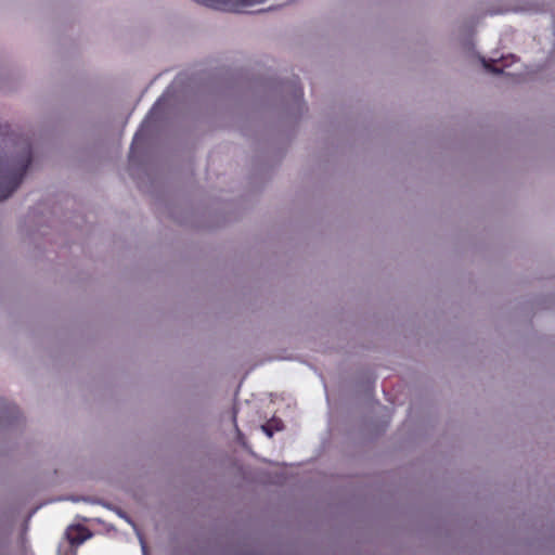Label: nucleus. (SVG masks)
<instances>
[{
    "mask_svg": "<svg viewBox=\"0 0 555 555\" xmlns=\"http://www.w3.org/2000/svg\"><path fill=\"white\" fill-rule=\"evenodd\" d=\"M263 433L269 437L271 438L273 436V433H274V429L275 430H281V427L279 426V424L276 423L275 427L273 428L271 426V424H264L261 426Z\"/></svg>",
    "mask_w": 555,
    "mask_h": 555,
    "instance_id": "obj_4",
    "label": "nucleus"
},
{
    "mask_svg": "<svg viewBox=\"0 0 555 555\" xmlns=\"http://www.w3.org/2000/svg\"><path fill=\"white\" fill-rule=\"evenodd\" d=\"M37 160L31 141H14L0 158V202L9 198L21 185L30 165Z\"/></svg>",
    "mask_w": 555,
    "mask_h": 555,
    "instance_id": "obj_1",
    "label": "nucleus"
},
{
    "mask_svg": "<svg viewBox=\"0 0 555 555\" xmlns=\"http://www.w3.org/2000/svg\"><path fill=\"white\" fill-rule=\"evenodd\" d=\"M118 516L125 519L128 524H130L133 528H135L134 524L131 521V519L126 515V513L119 511Z\"/></svg>",
    "mask_w": 555,
    "mask_h": 555,
    "instance_id": "obj_7",
    "label": "nucleus"
},
{
    "mask_svg": "<svg viewBox=\"0 0 555 555\" xmlns=\"http://www.w3.org/2000/svg\"><path fill=\"white\" fill-rule=\"evenodd\" d=\"M72 544H81L86 541L87 537L79 535V537H68Z\"/></svg>",
    "mask_w": 555,
    "mask_h": 555,
    "instance_id": "obj_6",
    "label": "nucleus"
},
{
    "mask_svg": "<svg viewBox=\"0 0 555 555\" xmlns=\"http://www.w3.org/2000/svg\"><path fill=\"white\" fill-rule=\"evenodd\" d=\"M72 501L73 502H79V501H87V499H85V498H81V499L80 498H72Z\"/></svg>",
    "mask_w": 555,
    "mask_h": 555,
    "instance_id": "obj_10",
    "label": "nucleus"
},
{
    "mask_svg": "<svg viewBox=\"0 0 555 555\" xmlns=\"http://www.w3.org/2000/svg\"><path fill=\"white\" fill-rule=\"evenodd\" d=\"M482 63H483L485 68L488 69L489 72H492V73H495V74L502 73L501 68L495 67L490 62H488L486 60H482Z\"/></svg>",
    "mask_w": 555,
    "mask_h": 555,
    "instance_id": "obj_5",
    "label": "nucleus"
},
{
    "mask_svg": "<svg viewBox=\"0 0 555 555\" xmlns=\"http://www.w3.org/2000/svg\"><path fill=\"white\" fill-rule=\"evenodd\" d=\"M5 420L3 416L0 418V426L11 425L12 421L18 416V409L15 405H7L5 406Z\"/></svg>",
    "mask_w": 555,
    "mask_h": 555,
    "instance_id": "obj_3",
    "label": "nucleus"
},
{
    "mask_svg": "<svg viewBox=\"0 0 555 555\" xmlns=\"http://www.w3.org/2000/svg\"><path fill=\"white\" fill-rule=\"evenodd\" d=\"M244 4H253V3H258V2H262L263 0H242Z\"/></svg>",
    "mask_w": 555,
    "mask_h": 555,
    "instance_id": "obj_8",
    "label": "nucleus"
},
{
    "mask_svg": "<svg viewBox=\"0 0 555 555\" xmlns=\"http://www.w3.org/2000/svg\"><path fill=\"white\" fill-rule=\"evenodd\" d=\"M132 139L137 140V139H141V138H140L139 133H135Z\"/></svg>",
    "mask_w": 555,
    "mask_h": 555,
    "instance_id": "obj_11",
    "label": "nucleus"
},
{
    "mask_svg": "<svg viewBox=\"0 0 555 555\" xmlns=\"http://www.w3.org/2000/svg\"><path fill=\"white\" fill-rule=\"evenodd\" d=\"M139 539H140L142 551H143V553H145V544L140 535H139Z\"/></svg>",
    "mask_w": 555,
    "mask_h": 555,
    "instance_id": "obj_9",
    "label": "nucleus"
},
{
    "mask_svg": "<svg viewBox=\"0 0 555 555\" xmlns=\"http://www.w3.org/2000/svg\"><path fill=\"white\" fill-rule=\"evenodd\" d=\"M145 141H131L130 151H129V164H130V171L131 175L134 173V167L140 164V162L137 159V152L142 149V145Z\"/></svg>",
    "mask_w": 555,
    "mask_h": 555,
    "instance_id": "obj_2",
    "label": "nucleus"
}]
</instances>
